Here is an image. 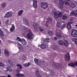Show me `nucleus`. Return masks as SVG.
Listing matches in <instances>:
<instances>
[{"instance_id":"4d7b16f0","label":"nucleus","mask_w":77,"mask_h":77,"mask_svg":"<svg viewBox=\"0 0 77 77\" xmlns=\"http://www.w3.org/2000/svg\"><path fill=\"white\" fill-rule=\"evenodd\" d=\"M41 45H38V47H41Z\"/></svg>"},{"instance_id":"052dcab7","label":"nucleus","mask_w":77,"mask_h":77,"mask_svg":"<svg viewBox=\"0 0 77 77\" xmlns=\"http://www.w3.org/2000/svg\"><path fill=\"white\" fill-rule=\"evenodd\" d=\"M75 27H77V25H75Z\"/></svg>"},{"instance_id":"412c9836","label":"nucleus","mask_w":77,"mask_h":77,"mask_svg":"<svg viewBox=\"0 0 77 77\" xmlns=\"http://www.w3.org/2000/svg\"><path fill=\"white\" fill-rule=\"evenodd\" d=\"M71 7L73 9L75 8L76 7V5H75V4L73 3H72L71 5Z\"/></svg>"},{"instance_id":"c03bdc74","label":"nucleus","mask_w":77,"mask_h":77,"mask_svg":"<svg viewBox=\"0 0 77 77\" xmlns=\"http://www.w3.org/2000/svg\"><path fill=\"white\" fill-rule=\"evenodd\" d=\"M20 77H24V74H20Z\"/></svg>"},{"instance_id":"6e6552de","label":"nucleus","mask_w":77,"mask_h":77,"mask_svg":"<svg viewBox=\"0 0 77 77\" xmlns=\"http://www.w3.org/2000/svg\"><path fill=\"white\" fill-rule=\"evenodd\" d=\"M23 20L24 23L26 25V26H30L29 23V21H28V20H27V19L24 18L23 19Z\"/></svg>"},{"instance_id":"7c9ffc66","label":"nucleus","mask_w":77,"mask_h":77,"mask_svg":"<svg viewBox=\"0 0 77 77\" xmlns=\"http://www.w3.org/2000/svg\"><path fill=\"white\" fill-rule=\"evenodd\" d=\"M48 33L50 35H53V32L51 30L48 31Z\"/></svg>"},{"instance_id":"09e8293b","label":"nucleus","mask_w":77,"mask_h":77,"mask_svg":"<svg viewBox=\"0 0 77 77\" xmlns=\"http://www.w3.org/2000/svg\"><path fill=\"white\" fill-rule=\"evenodd\" d=\"M74 15L76 17H77V11H76L74 13Z\"/></svg>"},{"instance_id":"a19ab883","label":"nucleus","mask_w":77,"mask_h":77,"mask_svg":"<svg viewBox=\"0 0 77 77\" xmlns=\"http://www.w3.org/2000/svg\"><path fill=\"white\" fill-rule=\"evenodd\" d=\"M16 76V77H20V73H19L17 74Z\"/></svg>"},{"instance_id":"4468645a","label":"nucleus","mask_w":77,"mask_h":77,"mask_svg":"<svg viewBox=\"0 0 77 77\" xmlns=\"http://www.w3.org/2000/svg\"><path fill=\"white\" fill-rule=\"evenodd\" d=\"M72 22H69L67 26V28L69 30H71L72 28V26H71L70 23H71Z\"/></svg>"},{"instance_id":"603ef678","label":"nucleus","mask_w":77,"mask_h":77,"mask_svg":"<svg viewBox=\"0 0 77 77\" xmlns=\"http://www.w3.org/2000/svg\"><path fill=\"white\" fill-rule=\"evenodd\" d=\"M38 73H39V71H38V70L36 71V74H38Z\"/></svg>"},{"instance_id":"7ed1b4c3","label":"nucleus","mask_w":77,"mask_h":77,"mask_svg":"<svg viewBox=\"0 0 77 77\" xmlns=\"http://www.w3.org/2000/svg\"><path fill=\"white\" fill-rule=\"evenodd\" d=\"M41 6L43 9H46L48 8V4L45 2H42L41 3Z\"/></svg>"},{"instance_id":"9d476101","label":"nucleus","mask_w":77,"mask_h":77,"mask_svg":"<svg viewBox=\"0 0 77 77\" xmlns=\"http://www.w3.org/2000/svg\"><path fill=\"white\" fill-rule=\"evenodd\" d=\"M60 7L61 9H63V5H64V2L62 1V0H60Z\"/></svg>"},{"instance_id":"13d9d810","label":"nucleus","mask_w":77,"mask_h":77,"mask_svg":"<svg viewBox=\"0 0 77 77\" xmlns=\"http://www.w3.org/2000/svg\"><path fill=\"white\" fill-rule=\"evenodd\" d=\"M3 31H2V30H1V29H0V33L2 32Z\"/></svg>"},{"instance_id":"393cba45","label":"nucleus","mask_w":77,"mask_h":77,"mask_svg":"<svg viewBox=\"0 0 77 77\" xmlns=\"http://www.w3.org/2000/svg\"><path fill=\"white\" fill-rule=\"evenodd\" d=\"M7 69L8 71H10L11 72L12 71V69L11 68V66L7 67Z\"/></svg>"},{"instance_id":"5fc2aeb1","label":"nucleus","mask_w":77,"mask_h":77,"mask_svg":"<svg viewBox=\"0 0 77 77\" xmlns=\"http://www.w3.org/2000/svg\"><path fill=\"white\" fill-rule=\"evenodd\" d=\"M0 77H7V76L6 75L1 76Z\"/></svg>"},{"instance_id":"39448f33","label":"nucleus","mask_w":77,"mask_h":77,"mask_svg":"<svg viewBox=\"0 0 77 77\" xmlns=\"http://www.w3.org/2000/svg\"><path fill=\"white\" fill-rule=\"evenodd\" d=\"M13 13L12 12L11 13L10 12H8L5 14L4 17L5 18H9V17H11L12 16Z\"/></svg>"},{"instance_id":"5701e85b","label":"nucleus","mask_w":77,"mask_h":77,"mask_svg":"<svg viewBox=\"0 0 77 77\" xmlns=\"http://www.w3.org/2000/svg\"><path fill=\"white\" fill-rule=\"evenodd\" d=\"M23 10H21L18 13V16H21L22 14H23Z\"/></svg>"},{"instance_id":"0e129e2a","label":"nucleus","mask_w":77,"mask_h":77,"mask_svg":"<svg viewBox=\"0 0 77 77\" xmlns=\"http://www.w3.org/2000/svg\"><path fill=\"white\" fill-rule=\"evenodd\" d=\"M0 24H1V22L0 21Z\"/></svg>"},{"instance_id":"f8f14e48","label":"nucleus","mask_w":77,"mask_h":77,"mask_svg":"<svg viewBox=\"0 0 77 77\" xmlns=\"http://www.w3.org/2000/svg\"><path fill=\"white\" fill-rule=\"evenodd\" d=\"M33 26L35 30H36L37 29H38V23H37L35 22L33 23Z\"/></svg>"},{"instance_id":"a878e982","label":"nucleus","mask_w":77,"mask_h":77,"mask_svg":"<svg viewBox=\"0 0 77 77\" xmlns=\"http://www.w3.org/2000/svg\"><path fill=\"white\" fill-rule=\"evenodd\" d=\"M54 17L55 19L57 18V13L56 12H55L54 13Z\"/></svg>"},{"instance_id":"b1692460","label":"nucleus","mask_w":77,"mask_h":77,"mask_svg":"<svg viewBox=\"0 0 77 77\" xmlns=\"http://www.w3.org/2000/svg\"><path fill=\"white\" fill-rule=\"evenodd\" d=\"M56 36L58 37V38H60L62 37L61 34L59 33H57L56 34Z\"/></svg>"},{"instance_id":"cd10ccee","label":"nucleus","mask_w":77,"mask_h":77,"mask_svg":"<svg viewBox=\"0 0 77 77\" xmlns=\"http://www.w3.org/2000/svg\"><path fill=\"white\" fill-rule=\"evenodd\" d=\"M18 48L20 49H22L23 48V45H21L20 43H19L18 44Z\"/></svg>"},{"instance_id":"bb28decb","label":"nucleus","mask_w":77,"mask_h":77,"mask_svg":"<svg viewBox=\"0 0 77 77\" xmlns=\"http://www.w3.org/2000/svg\"><path fill=\"white\" fill-rule=\"evenodd\" d=\"M62 13L60 12H59L58 14V17H62Z\"/></svg>"},{"instance_id":"f704fd0d","label":"nucleus","mask_w":77,"mask_h":77,"mask_svg":"<svg viewBox=\"0 0 77 77\" xmlns=\"http://www.w3.org/2000/svg\"><path fill=\"white\" fill-rule=\"evenodd\" d=\"M70 1V0H65V5H66L67 4H68L69 3L67 2Z\"/></svg>"},{"instance_id":"2f4dec72","label":"nucleus","mask_w":77,"mask_h":77,"mask_svg":"<svg viewBox=\"0 0 77 77\" xmlns=\"http://www.w3.org/2000/svg\"><path fill=\"white\" fill-rule=\"evenodd\" d=\"M69 45V44L68 43V41L67 40L66 41V43H64V45H65V46H68Z\"/></svg>"},{"instance_id":"423d86ee","label":"nucleus","mask_w":77,"mask_h":77,"mask_svg":"<svg viewBox=\"0 0 77 77\" xmlns=\"http://www.w3.org/2000/svg\"><path fill=\"white\" fill-rule=\"evenodd\" d=\"M65 59L66 61H69L70 60V56H69V54L68 53L67 54L65 55Z\"/></svg>"},{"instance_id":"680f3d73","label":"nucleus","mask_w":77,"mask_h":77,"mask_svg":"<svg viewBox=\"0 0 77 77\" xmlns=\"http://www.w3.org/2000/svg\"><path fill=\"white\" fill-rule=\"evenodd\" d=\"M65 21H63L62 22V23H65Z\"/></svg>"},{"instance_id":"4c0bfd02","label":"nucleus","mask_w":77,"mask_h":77,"mask_svg":"<svg viewBox=\"0 0 77 77\" xmlns=\"http://www.w3.org/2000/svg\"><path fill=\"white\" fill-rule=\"evenodd\" d=\"M6 4H5V3H4V4H2V8H5V6H6Z\"/></svg>"},{"instance_id":"1a4fd4ad","label":"nucleus","mask_w":77,"mask_h":77,"mask_svg":"<svg viewBox=\"0 0 77 77\" xmlns=\"http://www.w3.org/2000/svg\"><path fill=\"white\" fill-rule=\"evenodd\" d=\"M32 6L35 9L37 8V1L36 0H34L33 1Z\"/></svg>"},{"instance_id":"6e6d98bb","label":"nucleus","mask_w":77,"mask_h":77,"mask_svg":"<svg viewBox=\"0 0 77 77\" xmlns=\"http://www.w3.org/2000/svg\"><path fill=\"white\" fill-rule=\"evenodd\" d=\"M74 13H73L72 12H71V13H70V14H72V15H73V14H74Z\"/></svg>"},{"instance_id":"f03ea898","label":"nucleus","mask_w":77,"mask_h":77,"mask_svg":"<svg viewBox=\"0 0 77 77\" xmlns=\"http://www.w3.org/2000/svg\"><path fill=\"white\" fill-rule=\"evenodd\" d=\"M34 36L32 32V31L31 30H29V32L27 34L26 36L27 39L29 41H31L32 39H33Z\"/></svg>"},{"instance_id":"72a5a7b5","label":"nucleus","mask_w":77,"mask_h":77,"mask_svg":"<svg viewBox=\"0 0 77 77\" xmlns=\"http://www.w3.org/2000/svg\"><path fill=\"white\" fill-rule=\"evenodd\" d=\"M63 20H66L67 18V16H66V15H63Z\"/></svg>"},{"instance_id":"3c124183","label":"nucleus","mask_w":77,"mask_h":77,"mask_svg":"<svg viewBox=\"0 0 77 77\" xmlns=\"http://www.w3.org/2000/svg\"><path fill=\"white\" fill-rule=\"evenodd\" d=\"M57 37H55L54 38V40H55V41H56L57 39Z\"/></svg>"},{"instance_id":"20e7f679","label":"nucleus","mask_w":77,"mask_h":77,"mask_svg":"<svg viewBox=\"0 0 77 77\" xmlns=\"http://www.w3.org/2000/svg\"><path fill=\"white\" fill-rule=\"evenodd\" d=\"M71 35L73 37L76 38L77 37V31L74 29H72V32H71Z\"/></svg>"},{"instance_id":"6ab92c4d","label":"nucleus","mask_w":77,"mask_h":77,"mask_svg":"<svg viewBox=\"0 0 77 77\" xmlns=\"http://www.w3.org/2000/svg\"><path fill=\"white\" fill-rule=\"evenodd\" d=\"M61 24H62V23L60 22H57V28H60L61 27Z\"/></svg>"},{"instance_id":"c756f323","label":"nucleus","mask_w":77,"mask_h":77,"mask_svg":"<svg viewBox=\"0 0 77 77\" xmlns=\"http://www.w3.org/2000/svg\"><path fill=\"white\" fill-rule=\"evenodd\" d=\"M0 36L1 37H3L5 36V35H4V34L3 33V31H2L1 32H0Z\"/></svg>"},{"instance_id":"c9c22d12","label":"nucleus","mask_w":77,"mask_h":77,"mask_svg":"<svg viewBox=\"0 0 77 77\" xmlns=\"http://www.w3.org/2000/svg\"><path fill=\"white\" fill-rule=\"evenodd\" d=\"M65 26H66V24H63V26H62L61 28V29L62 30L63 28H65Z\"/></svg>"},{"instance_id":"bf43d9fd","label":"nucleus","mask_w":77,"mask_h":77,"mask_svg":"<svg viewBox=\"0 0 77 77\" xmlns=\"http://www.w3.org/2000/svg\"><path fill=\"white\" fill-rule=\"evenodd\" d=\"M70 21H72V19H71L70 20Z\"/></svg>"},{"instance_id":"c85d7f7f","label":"nucleus","mask_w":77,"mask_h":77,"mask_svg":"<svg viewBox=\"0 0 77 77\" xmlns=\"http://www.w3.org/2000/svg\"><path fill=\"white\" fill-rule=\"evenodd\" d=\"M23 39H21L19 37H17V40L18 42H21Z\"/></svg>"},{"instance_id":"58836bf2","label":"nucleus","mask_w":77,"mask_h":77,"mask_svg":"<svg viewBox=\"0 0 77 77\" xmlns=\"http://www.w3.org/2000/svg\"><path fill=\"white\" fill-rule=\"evenodd\" d=\"M59 44L60 45H63V42L62 41H60Z\"/></svg>"},{"instance_id":"79ce46f5","label":"nucleus","mask_w":77,"mask_h":77,"mask_svg":"<svg viewBox=\"0 0 77 77\" xmlns=\"http://www.w3.org/2000/svg\"><path fill=\"white\" fill-rule=\"evenodd\" d=\"M9 20L7 19V20L5 21V24H8V23H9Z\"/></svg>"},{"instance_id":"2eb2a0df","label":"nucleus","mask_w":77,"mask_h":77,"mask_svg":"<svg viewBox=\"0 0 77 77\" xmlns=\"http://www.w3.org/2000/svg\"><path fill=\"white\" fill-rule=\"evenodd\" d=\"M20 42L22 44H23V45H26L27 43L25 39H22V41H21V42Z\"/></svg>"},{"instance_id":"a18cd8bd","label":"nucleus","mask_w":77,"mask_h":77,"mask_svg":"<svg viewBox=\"0 0 77 77\" xmlns=\"http://www.w3.org/2000/svg\"><path fill=\"white\" fill-rule=\"evenodd\" d=\"M20 69H17L16 70L17 72V73H19L20 71Z\"/></svg>"},{"instance_id":"4be33fe9","label":"nucleus","mask_w":77,"mask_h":77,"mask_svg":"<svg viewBox=\"0 0 77 77\" xmlns=\"http://www.w3.org/2000/svg\"><path fill=\"white\" fill-rule=\"evenodd\" d=\"M8 63L11 66H14V64L12 63V62L11 60H8Z\"/></svg>"},{"instance_id":"473e14b6","label":"nucleus","mask_w":77,"mask_h":77,"mask_svg":"<svg viewBox=\"0 0 77 77\" xmlns=\"http://www.w3.org/2000/svg\"><path fill=\"white\" fill-rule=\"evenodd\" d=\"M21 57H22V59L23 60H24V59H26V55H25L23 54H22Z\"/></svg>"},{"instance_id":"dca6fc26","label":"nucleus","mask_w":77,"mask_h":77,"mask_svg":"<svg viewBox=\"0 0 77 77\" xmlns=\"http://www.w3.org/2000/svg\"><path fill=\"white\" fill-rule=\"evenodd\" d=\"M52 23V20L50 18H49L47 19V22L46 24H50Z\"/></svg>"},{"instance_id":"37998d69","label":"nucleus","mask_w":77,"mask_h":77,"mask_svg":"<svg viewBox=\"0 0 77 77\" xmlns=\"http://www.w3.org/2000/svg\"><path fill=\"white\" fill-rule=\"evenodd\" d=\"M54 66H58V65H59V63H54Z\"/></svg>"},{"instance_id":"e433bc0d","label":"nucleus","mask_w":77,"mask_h":77,"mask_svg":"<svg viewBox=\"0 0 77 77\" xmlns=\"http://www.w3.org/2000/svg\"><path fill=\"white\" fill-rule=\"evenodd\" d=\"M0 66L1 67H4L5 66V65L1 62H0Z\"/></svg>"},{"instance_id":"0eeeda50","label":"nucleus","mask_w":77,"mask_h":77,"mask_svg":"<svg viewBox=\"0 0 77 77\" xmlns=\"http://www.w3.org/2000/svg\"><path fill=\"white\" fill-rule=\"evenodd\" d=\"M68 65L69 66H70L73 67V68L75 67V66H77V61H75L74 63H72L68 64Z\"/></svg>"},{"instance_id":"8fccbe9b","label":"nucleus","mask_w":77,"mask_h":77,"mask_svg":"<svg viewBox=\"0 0 77 77\" xmlns=\"http://www.w3.org/2000/svg\"><path fill=\"white\" fill-rule=\"evenodd\" d=\"M74 41L75 42H77V38L74 39Z\"/></svg>"},{"instance_id":"f257e3e1","label":"nucleus","mask_w":77,"mask_h":77,"mask_svg":"<svg viewBox=\"0 0 77 77\" xmlns=\"http://www.w3.org/2000/svg\"><path fill=\"white\" fill-rule=\"evenodd\" d=\"M49 40V39L48 38H45L44 39V41L43 42V44H42L41 46V48H42V49H44V48H47V44L48 43Z\"/></svg>"},{"instance_id":"49530a36","label":"nucleus","mask_w":77,"mask_h":77,"mask_svg":"<svg viewBox=\"0 0 77 77\" xmlns=\"http://www.w3.org/2000/svg\"><path fill=\"white\" fill-rule=\"evenodd\" d=\"M57 45H55L53 47V48L54 49H55V48H57Z\"/></svg>"},{"instance_id":"338daca9","label":"nucleus","mask_w":77,"mask_h":77,"mask_svg":"<svg viewBox=\"0 0 77 77\" xmlns=\"http://www.w3.org/2000/svg\"><path fill=\"white\" fill-rule=\"evenodd\" d=\"M76 77H77V76L76 75Z\"/></svg>"},{"instance_id":"ea45409f","label":"nucleus","mask_w":77,"mask_h":77,"mask_svg":"<svg viewBox=\"0 0 77 77\" xmlns=\"http://www.w3.org/2000/svg\"><path fill=\"white\" fill-rule=\"evenodd\" d=\"M39 29L40 32H43L44 31L43 29H42L41 27H39Z\"/></svg>"},{"instance_id":"ddd939ff","label":"nucleus","mask_w":77,"mask_h":77,"mask_svg":"<svg viewBox=\"0 0 77 77\" xmlns=\"http://www.w3.org/2000/svg\"><path fill=\"white\" fill-rule=\"evenodd\" d=\"M12 26L11 28L10 29V32H14V31L15 30V27L14 26V24H13L12 25Z\"/></svg>"},{"instance_id":"aec40b11","label":"nucleus","mask_w":77,"mask_h":77,"mask_svg":"<svg viewBox=\"0 0 77 77\" xmlns=\"http://www.w3.org/2000/svg\"><path fill=\"white\" fill-rule=\"evenodd\" d=\"M34 62L36 64H38L40 62V60L36 58H35Z\"/></svg>"},{"instance_id":"a211bd4d","label":"nucleus","mask_w":77,"mask_h":77,"mask_svg":"<svg viewBox=\"0 0 77 77\" xmlns=\"http://www.w3.org/2000/svg\"><path fill=\"white\" fill-rule=\"evenodd\" d=\"M17 69H21L22 68H23V66L21 65L19 63H18L17 65Z\"/></svg>"},{"instance_id":"de8ad7c7","label":"nucleus","mask_w":77,"mask_h":77,"mask_svg":"<svg viewBox=\"0 0 77 77\" xmlns=\"http://www.w3.org/2000/svg\"><path fill=\"white\" fill-rule=\"evenodd\" d=\"M37 77H42V75L40 74H38L37 75Z\"/></svg>"},{"instance_id":"69168bd1","label":"nucleus","mask_w":77,"mask_h":77,"mask_svg":"<svg viewBox=\"0 0 77 77\" xmlns=\"http://www.w3.org/2000/svg\"><path fill=\"white\" fill-rule=\"evenodd\" d=\"M0 54H1V52L0 51Z\"/></svg>"},{"instance_id":"f3484780","label":"nucleus","mask_w":77,"mask_h":77,"mask_svg":"<svg viewBox=\"0 0 77 77\" xmlns=\"http://www.w3.org/2000/svg\"><path fill=\"white\" fill-rule=\"evenodd\" d=\"M30 65H31V63L30 62L23 64V66L25 67H29V66H30Z\"/></svg>"},{"instance_id":"e2e57ef3","label":"nucleus","mask_w":77,"mask_h":77,"mask_svg":"<svg viewBox=\"0 0 77 77\" xmlns=\"http://www.w3.org/2000/svg\"><path fill=\"white\" fill-rule=\"evenodd\" d=\"M1 40L0 39V43H1Z\"/></svg>"},{"instance_id":"9b49d317","label":"nucleus","mask_w":77,"mask_h":77,"mask_svg":"<svg viewBox=\"0 0 77 77\" xmlns=\"http://www.w3.org/2000/svg\"><path fill=\"white\" fill-rule=\"evenodd\" d=\"M4 53L5 55H6V57H8L9 56V51H8L7 49H5L4 50Z\"/></svg>"},{"instance_id":"864d4df0","label":"nucleus","mask_w":77,"mask_h":77,"mask_svg":"<svg viewBox=\"0 0 77 77\" xmlns=\"http://www.w3.org/2000/svg\"><path fill=\"white\" fill-rule=\"evenodd\" d=\"M7 77H11V75H7Z\"/></svg>"}]
</instances>
